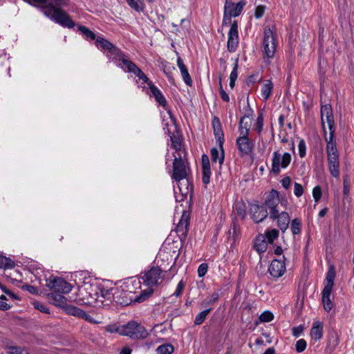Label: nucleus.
I'll list each match as a JSON object with an SVG mask.
<instances>
[{
	"label": "nucleus",
	"mask_w": 354,
	"mask_h": 354,
	"mask_svg": "<svg viewBox=\"0 0 354 354\" xmlns=\"http://www.w3.org/2000/svg\"><path fill=\"white\" fill-rule=\"evenodd\" d=\"M325 139L329 171L333 177L338 178L339 176V156L335 138L326 136Z\"/></svg>",
	"instance_id": "39448f33"
},
{
	"label": "nucleus",
	"mask_w": 354,
	"mask_h": 354,
	"mask_svg": "<svg viewBox=\"0 0 354 354\" xmlns=\"http://www.w3.org/2000/svg\"><path fill=\"white\" fill-rule=\"evenodd\" d=\"M218 298H219L218 292H215L212 295H211L209 297H207L202 302V306L206 307V306L212 305L218 301Z\"/></svg>",
	"instance_id": "e433bc0d"
},
{
	"label": "nucleus",
	"mask_w": 354,
	"mask_h": 354,
	"mask_svg": "<svg viewBox=\"0 0 354 354\" xmlns=\"http://www.w3.org/2000/svg\"><path fill=\"white\" fill-rule=\"evenodd\" d=\"M267 204L268 201H265L261 205L259 203H251L250 205L251 218L255 223H260L268 216V209L269 207Z\"/></svg>",
	"instance_id": "4468645a"
},
{
	"label": "nucleus",
	"mask_w": 354,
	"mask_h": 354,
	"mask_svg": "<svg viewBox=\"0 0 354 354\" xmlns=\"http://www.w3.org/2000/svg\"><path fill=\"white\" fill-rule=\"evenodd\" d=\"M202 165H203V182L207 185L209 183L211 176V168L209 157L203 154L202 156Z\"/></svg>",
	"instance_id": "4be33fe9"
},
{
	"label": "nucleus",
	"mask_w": 354,
	"mask_h": 354,
	"mask_svg": "<svg viewBox=\"0 0 354 354\" xmlns=\"http://www.w3.org/2000/svg\"><path fill=\"white\" fill-rule=\"evenodd\" d=\"M81 319L88 322L91 324H99L100 322L96 321L94 318H93L91 315L87 314L85 311H84V315H82V317Z\"/></svg>",
	"instance_id": "3c124183"
},
{
	"label": "nucleus",
	"mask_w": 354,
	"mask_h": 354,
	"mask_svg": "<svg viewBox=\"0 0 354 354\" xmlns=\"http://www.w3.org/2000/svg\"><path fill=\"white\" fill-rule=\"evenodd\" d=\"M245 5V1H240L237 3H234L232 2V0H225V15H229L230 17L239 16L242 12Z\"/></svg>",
	"instance_id": "dca6fc26"
},
{
	"label": "nucleus",
	"mask_w": 354,
	"mask_h": 354,
	"mask_svg": "<svg viewBox=\"0 0 354 354\" xmlns=\"http://www.w3.org/2000/svg\"><path fill=\"white\" fill-rule=\"evenodd\" d=\"M219 93H220L221 97L222 98V100L223 101L227 102L230 101V97H229L228 94L224 91V89L222 86L221 79H220V82H219Z\"/></svg>",
	"instance_id": "09e8293b"
},
{
	"label": "nucleus",
	"mask_w": 354,
	"mask_h": 354,
	"mask_svg": "<svg viewBox=\"0 0 354 354\" xmlns=\"http://www.w3.org/2000/svg\"><path fill=\"white\" fill-rule=\"evenodd\" d=\"M33 305H34V307L36 309L39 310L41 313H46V314H49L50 313L49 308L46 305H44V304H42V303H41L39 301H35L33 303Z\"/></svg>",
	"instance_id": "37998d69"
},
{
	"label": "nucleus",
	"mask_w": 354,
	"mask_h": 354,
	"mask_svg": "<svg viewBox=\"0 0 354 354\" xmlns=\"http://www.w3.org/2000/svg\"><path fill=\"white\" fill-rule=\"evenodd\" d=\"M15 266V262L11 259L0 255V268H13Z\"/></svg>",
	"instance_id": "7c9ffc66"
},
{
	"label": "nucleus",
	"mask_w": 354,
	"mask_h": 354,
	"mask_svg": "<svg viewBox=\"0 0 354 354\" xmlns=\"http://www.w3.org/2000/svg\"><path fill=\"white\" fill-rule=\"evenodd\" d=\"M310 336L315 341H319L323 336V325L320 322H315L310 330Z\"/></svg>",
	"instance_id": "393cba45"
},
{
	"label": "nucleus",
	"mask_w": 354,
	"mask_h": 354,
	"mask_svg": "<svg viewBox=\"0 0 354 354\" xmlns=\"http://www.w3.org/2000/svg\"><path fill=\"white\" fill-rule=\"evenodd\" d=\"M263 127V114L260 113L258 115L257 119V129L259 133H260L262 131Z\"/></svg>",
	"instance_id": "8fccbe9b"
},
{
	"label": "nucleus",
	"mask_w": 354,
	"mask_h": 354,
	"mask_svg": "<svg viewBox=\"0 0 354 354\" xmlns=\"http://www.w3.org/2000/svg\"><path fill=\"white\" fill-rule=\"evenodd\" d=\"M237 77H238V64H237V61H236L234 64V66L230 73V80L236 81L237 79Z\"/></svg>",
	"instance_id": "5fc2aeb1"
},
{
	"label": "nucleus",
	"mask_w": 354,
	"mask_h": 354,
	"mask_svg": "<svg viewBox=\"0 0 354 354\" xmlns=\"http://www.w3.org/2000/svg\"><path fill=\"white\" fill-rule=\"evenodd\" d=\"M313 196L314 199H320L322 196V189L319 186H316L313 188Z\"/></svg>",
	"instance_id": "864d4df0"
},
{
	"label": "nucleus",
	"mask_w": 354,
	"mask_h": 354,
	"mask_svg": "<svg viewBox=\"0 0 354 354\" xmlns=\"http://www.w3.org/2000/svg\"><path fill=\"white\" fill-rule=\"evenodd\" d=\"M290 230L293 234H299L301 232V221L298 218L293 219L291 223Z\"/></svg>",
	"instance_id": "58836bf2"
},
{
	"label": "nucleus",
	"mask_w": 354,
	"mask_h": 354,
	"mask_svg": "<svg viewBox=\"0 0 354 354\" xmlns=\"http://www.w3.org/2000/svg\"><path fill=\"white\" fill-rule=\"evenodd\" d=\"M214 131L216 138L218 142V145H223L224 137L223 133L221 129V124L218 120L214 119L213 121Z\"/></svg>",
	"instance_id": "cd10ccee"
},
{
	"label": "nucleus",
	"mask_w": 354,
	"mask_h": 354,
	"mask_svg": "<svg viewBox=\"0 0 354 354\" xmlns=\"http://www.w3.org/2000/svg\"><path fill=\"white\" fill-rule=\"evenodd\" d=\"M283 259H285V257H283ZM268 271L270 275L275 279H278L283 276L286 272V265L284 259L272 260L269 266Z\"/></svg>",
	"instance_id": "f3484780"
},
{
	"label": "nucleus",
	"mask_w": 354,
	"mask_h": 354,
	"mask_svg": "<svg viewBox=\"0 0 354 354\" xmlns=\"http://www.w3.org/2000/svg\"><path fill=\"white\" fill-rule=\"evenodd\" d=\"M106 330L111 333H118L120 334V327L118 328L115 326H108Z\"/></svg>",
	"instance_id": "bf43d9fd"
},
{
	"label": "nucleus",
	"mask_w": 354,
	"mask_h": 354,
	"mask_svg": "<svg viewBox=\"0 0 354 354\" xmlns=\"http://www.w3.org/2000/svg\"><path fill=\"white\" fill-rule=\"evenodd\" d=\"M141 279L147 286H156L162 279V270L158 267L153 266L149 270L141 273Z\"/></svg>",
	"instance_id": "ddd939ff"
},
{
	"label": "nucleus",
	"mask_w": 354,
	"mask_h": 354,
	"mask_svg": "<svg viewBox=\"0 0 354 354\" xmlns=\"http://www.w3.org/2000/svg\"><path fill=\"white\" fill-rule=\"evenodd\" d=\"M306 143L303 139H301L298 144L299 154L301 158H304L306 156Z\"/></svg>",
	"instance_id": "a18cd8bd"
},
{
	"label": "nucleus",
	"mask_w": 354,
	"mask_h": 354,
	"mask_svg": "<svg viewBox=\"0 0 354 354\" xmlns=\"http://www.w3.org/2000/svg\"><path fill=\"white\" fill-rule=\"evenodd\" d=\"M259 320L261 322H270L273 320V314L268 310L263 312L259 316Z\"/></svg>",
	"instance_id": "a19ab883"
},
{
	"label": "nucleus",
	"mask_w": 354,
	"mask_h": 354,
	"mask_svg": "<svg viewBox=\"0 0 354 354\" xmlns=\"http://www.w3.org/2000/svg\"><path fill=\"white\" fill-rule=\"evenodd\" d=\"M47 298L52 304L56 306L64 308L67 305V299L63 295V293L50 292L47 294Z\"/></svg>",
	"instance_id": "6ab92c4d"
},
{
	"label": "nucleus",
	"mask_w": 354,
	"mask_h": 354,
	"mask_svg": "<svg viewBox=\"0 0 354 354\" xmlns=\"http://www.w3.org/2000/svg\"><path fill=\"white\" fill-rule=\"evenodd\" d=\"M207 269H208V266L207 263H201L200 264V266H198V275L199 277H204L207 272Z\"/></svg>",
	"instance_id": "49530a36"
},
{
	"label": "nucleus",
	"mask_w": 354,
	"mask_h": 354,
	"mask_svg": "<svg viewBox=\"0 0 354 354\" xmlns=\"http://www.w3.org/2000/svg\"><path fill=\"white\" fill-rule=\"evenodd\" d=\"M266 236V241L268 243H272L273 241L279 236V231L276 229H272L266 231L265 234H263Z\"/></svg>",
	"instance_id": "2f4dec72"
},
{
	"label": "nucleus",
	"mask_w": 354,
	"mask_h": 354,
	"mask_svg": "<svg viewBox=\"0 0 354 354\" xmlns=\"http://www.w3.org/2000/svg\"><path fill=\"white\" fill-rule=\"evenodd\" d=\"M291 183L290 177L287 176L281 180V185L285 189H288Z\"/></svg>",
	"instance_id": "4d7b16f0"
},
{
	"label": "nucleus",
	"mask_w": 354,
	"mask_h": 354,
	"mask_svg": "<svg viewBox=\"0 0 354 354\" xmlns=\"http://www.w3.org/2000/svg\"><path fill=\"white\" fill-rule=\"evenodd\" d=\"M8 350V354H30L26 348L19 346H9Z\"/></svg>",
	"instance_id": "4c0bfd02"
},
{
	"label": "nucleus",
	"mask_w": 354,
	"mask_h": 354,
	"mask_svg": "<svg viewBox=\"0 0 354 354\" xmlns=\"http://www.w3.org/2000/svg\"><path fill=\"white\" fill-rule=\"evenodd\" d=\"M97 48L102 51L110 62L120 68L126 73H137L141 78H145L143 72L132 62L120 48L101 37H97L95 41Z\"/></svg>",
	"instance_id": "f03ea898"
},
{
	"label": "nucleus",
	"mask_w": 354,
	"mask_h": 354,
	"mask_svg": "<svg viewBox=\"0 0 354 354\" xmlns=\"http://www.w3.org/2000/svg\"><path fill=\"white\" fill-rule=\"evenodd\" d=\"M10 308V305L3 301H0V310H7Z\"/></svg>",
	"instance_id": "052dcab7"
},
{
	"label": "nucleus",
	"mask_w": 354,
	"mask_h": 354,
	"mask_svg": "<svg viewBox=\"0 0 354 354\" xmlns=\"http://www.w3.org/2000/svg\"><path fill=\"white\" fill-rule=\"evenodd\" d=\"M321 117H322V124L324 130H325V124L326 123L328 124L329 129V136L328 137H334V133L335 131L334 127V118L332 107L330 104H325L322 106L321 107Z\"/></svg>",
	"instance_id": "f8f14e48"
},
{
	"label": "nucleus",
	"mask_w": 354,
	"mask_h": 354,
	"mask_svg": "<svg viewBox=\"0 0 354 354\" xmlns=\"http://www.w3.org/2000/svg\"><path fill=\"white\" fill-rule=\"evenodd\" d=\"M238 150L241 156L248 155L253 150L254 144L248 136L240 135L236 140Z\"/></svg>",
	"instance_id": "2eb2a0df"
},
{
	"label": "nucleus",
	"mask_w": 354,
	"mask_h": 354,
	"mask_svg": "<svg viewBox=\"0 0 354 354\" xmlns=\"http://www.w3.org/2000/svg\"><path fill=\"white\" fill-rule=\"evenodd\" d=\"M283 252V250L281 247L278 246L276 248V249L274 250V253L277 255H280Z\"/></svg>",
	"instance_id": "338daca9"
},
{
	"label": "nucleus",
	"mask_w": 354,
	"mask_h": 354,
	"mask_svg": "<svg viewBox=\"0 0 354 354\" xmlns=\"http://www.w3.org/2000/svg\"><path fill=\"white\" fill-rule=\"evenodd\" d=\"M64 309L68 315H73L77 318H81L82 315H84V310L73 305H66Z\"/></svg>",
	"instance_id": "c756f323"
},
{
	"label": "nucleus",
	"mask_w": 354,
	"mask_h": 354,
	"mask_svg": "<svg viewBox=\"0 0 354 354\" xmlns=\"http://www.w3.org/2000/svg\"><path fill=\"white\" fill-rule=\"evenodd\" d=\"M120 335L128 336L133 339H145L148 333L145 328L135 321H130L120 327Z\"/></svg>",
	"instance_id": "6e6552de"
},
{
	"label": "nucleus",
	"mask_w": 354,
	"mask_h": 354,
	"mask_svg": "<svg viewBox=\"0 0 354 354\" xmlns=\"http://www.w3.org/2000/svg\"><path fill=\"white\" fill-rule=\"evenodd\" d=\"M255 344L257 345H263L264 344V342H263V340L261 338H257L255 340Z\"/></svg>",
	"instance_id": "774afa93"
},
{
	"label": "nucleus",
	"mask_w": 354,
	"mask_h": 354,
	"mask_svg": "<svg viewBox=\"0 0 354 354\" xmlns=\"http://www.w3.org/2000/svg\"><path fill=\"white\" fill-rule=\"evenodd\" d=\"M328 212V208L327 207H325V208H323L322 209H321L319 212V217H324L326 213Z\"/></svg>",
	"instance_id": "0e129e2a"
},
{
	"label": "nucleus",
	"mask_w": 354,
	"mask_h": 354,
	"mask_svg": "<svg viewBox=\"0 0 354 354\" xmlns=\"http://www.w3.org/2000/svg\"><path fill=\"white\" fill-rule=\"evenodd\" d=\"M296 351L298 353L304 351L306 348V342L304 339H299L295 344Z\"/></svg>",
	"instance_id": "c03bdc74"
},
{
	"label": "nucleus",
	"mask_w": 354,
	"mask_h": 354,
	"mask_svg": "<svg viewBox=\"0 0 354 354\" xmlns=\"http://www.w3.org/2000/svg\"><path fill=\"white\" fill-rule=\"evenodd\" d=\"M129 6L133 10L140 12L144 9V3L142 0H127Z\"/></svg>",
	"instance_id": "72a5a7b5"
},
{
	"label": "nucleus",
	"mask_w": 354,
	"mask_h": 354,
	"mask_svg": "<svg viewBox=\"0 0 354 354\" xmlns=\"http://www.w3.org/2000/svg\"><path fill=\"white\" fill-rule=\"evenodd\" d=\"M153 293L152 290H148L143 291L140 295L135 299V301L136 302H142L144 301L147 298L149 297Z\"/></svg>",
	"instance_id": "79ce46f5"
},
{
	"label": "nucleus",
	"mask_w": 354,
	"mask_h": 354,
	"mask_svg": "<svg viewBox=\"0 0 354 354\" xmlns=\"http://www.w3.org/2000/svg\"><path fill=\"white\" fill-rule=\"evenodd\" d=\"M275 350L274 348H268L263 354H274Z\"/></svg>",
	"instance_id": "69168bd1"
},
{
	"label": "nucleus",
	"mask_w": 354,
	"mask_h": 354,
	"mask_svg": "<svg viewBox=\"0 0 354 354\" xmlns=\"http://www.w3.org/2000/svg\"><path fill=\"white\" fill-rule=\"evenodd\" d=\"M170 140L171 142L170 147L175 151L171 176L176 182V184L174 185L176 198L181 197L180 199H187L188 198L191 199L192 192L187 179L189 167L186 161V153L182 149L181 140L178 136L173 133L170 136Z\"/></svg>",
	"instance_id": "f257e3e1"
},
{
	"label": "nucleus",
	"mask_w": 354,
	"mask_h": 354,
	"mask_svg": "<svg viewBox=\"0 0 354 354\" xmlns=\"http://www.w3.org/2000/svg\"><path fill=\"white\" fill-rule=\"evenodd\" d=\"M181 204L176 207V214H180V218L176 225V232L181 241L185 240L187 237L190 219L189 207L192 201H179Z\"/></svg>",
	"instance_id": "20e7f679"
},
{
	"label": "nucleus",
	"mask_w": 354,
	"mask_h": 354,
	"mask_svg": "<svg viewBox=\"0 0 354 354\" xmlns=\"http://www.w3.org/2000/svg\"><path fill=\"white\" fill-rule=\"evenodd\" d=\"M46 286L51 292L68 294L72 290V285L62 278H50L46 281Z\"/></svg>",
	"instance_id": "9b49d317"
},
{
	"label": "nucleus",
	"mask_w": 354,
	"mask_h": 354,
	"mask_svg": "<svg viewBox=\"0 0 354 354\" xmlns=\"http://www.w3.org/2000/svg\"><path fill=\"white\" fill-rule=\"evenodd\" d=\"M239 44L238 26L236 21L231 25L228 32L227 49L230 52H234Z\"/></svg>",
	"instance_id": "a211bd4d"
},
{
	"label": "nucleus",
	"mask_w": 354,
	"mask_h": 354,
	"mask_svg": "<svg viewBox=\"0 0 354 354\" xmlns=\"http://www.w3.org/2000/svg\"><path fill=\"white\" fill-rule=\"evenodd\" d=\"M304 192V189L301 185L299 183H295L294 185V194L296 197L299 198L301 196Z\"/></svg>",
	"instance_id": "de8ad7c7"
},
{
	"label": "nucleus",
	"mask_w": 354,
	"mask_h": 354,
	"mask_svg": "<svg viewBox=\"0 0 354 354\" xmlns=\"http://www.w3.org/2000/svg\"><path fill=\"white\" fill-rule=\"evenodd\" d=\"M234 207L236 208L237 211V214L243 217L245 214V205L243 203V201H236L235 204L234 205Z\"/></svg>",
	"instance_id": "ea45409f"
},
{
	"label": "nucleus",
	"mask_w": 354,
	"mask_h": 354,
	"mask_svg": "<svg viewBox=\"0 0 354 354\" xmlns=\"http://www.w3.org/2000/svg\"><path fill=\"white\" fill-rule=\"evenodd\" d=\"M68 0H55V4L57 6H62L66 4Z\"/></svg>",
	"instance_id": "680f3d73"
},
{
	"label": "nucleus",
	"mask_w": 354,
	"mask_h": 354,
	"mask_svg": "<svg viewBox=\"0 0 354 354\" xmlns=\"http://www.w3.org/2000/svg\"><path fill=\"white\" fill-rule=\"evenodd\" d=\"M177 65L180 71V73L185 83L188 86H191L192 83V78L189 74L186 66L184 64L180 57H178L177 59Z\"/></svg>",
	"instance_id": "b1692460"
},
{
	"label": "nucleus",
	"mask_w": 354,
	"mask_h": 354,
	"mask_svg": "<svg viewBox=\"0 0 354 354\" xmlns=\"http://www.w3.org/2000/svg\"><path fill=\"white\" fill-rule=\"evenodd\" d=\"M276 32L269 27L264 28L263 39V57L265 62H269L273 58L277 49Z\"/></svg>",
	"instance_id": "423d86ee"
},
{
	"label": "nucleus",
	"mask_w": 354,
	"mask_h": 354,
	"mask_svg": "<svg viewBox=\"0 0 354 354\" xmlns=\"http://www.w3.org/2000/svg\"><path fill=\"white\" fill-rule=\"evenodd\" d=\"M273 89V84L271 80H266L262 86L261 94L264 100L270 97L272 91Z\"/></svg>",
	"instance_id": "c85d7f7f"
},
{
	"label": "nucleus",
	"mask_w": 354,
	"mask_h": 354,
	"mask_svg": "<svg viewBox=\"0 0 354 354\" xmlns=\"http://www.w3.org/2000/svg\"><path fill=\"white\" fill-rule=\"evenodd\" d=\"M174 346L170 344H162L159 346L156 352L157 354H171L174 352Z\"/></svg>",
	"instance_id": "473e14b6"
},
{
	"label": "nucleus",
	"mask_w": 354,
	"mask_h": 354,
	"mask_svg": "<svg viewBox=\"0 0 354 354\" xmlns=\"http://www.w3.org/2000/svg\"><path fill=\"white\" fill-rule=\"evenodd\" d=\"M46 15L56 23L64 27L71 28L75 26V23L69 15L62 10L55 8L52 3H50L48 6V10L46 11Z\"/></svg>",
	"instance_id": "1a4fd4ad"
},
{
	"label": "nucleus",
	"mask_w": 354,
	"mask_h": 354,
	"mask_svg": "<svg viewBox=\"0 0 354 354\" xmlns=\"http://www.w3.org/2000/svg\"><path fill=\"white\" fill-rule=\"evenodd\" d=\"M251 127V120L248 116H243L241 118L239 127V132L240 135L248 136L250 129Z\"/></svg>",
	"instance_id": "a878e982"
},
{
	"label": "nucleus",
	"mask_w": 354,
	"mask_h": 354,
	"mask_svg": "<svg viewBox=\"0 0 354 354\" xmlns=\"http://www.w3.org/2000/svg\"><path fill=\"white\" fill-rule=\"evenodd\" d=\"M78 29L82 33V35L85 37V38L86 39H91V40L95 39L96 40L97 37L95 36V33L93 31H91V30H89L88 28H87L86 27L83 26H79Z\"/></svg>",
	"instance_id": "f704fd0d"
},
{
	"label": "nucleus",
	"mask_w": 354,
	"mask_h": 354,
	"mask_svg": "<svg viewBox=\"0 0 354 354\" xmlns=\"http://www.w3.org/2000/svg\"><path fill=\"white\" fill-rule=\"evenodd\" d=\"M218 148H212L211 149V159L212 162H218L219 167H221L224 162L225 153L223 147V145H218Z\"/></svg>",
	"instance_id": "aec40b11"
},
{
	"label": "nucleus",
	"mask_w": 354,
	"mask_h": 354,
	"mask_svg": "<svg viewBox=\"0 0 354 354\" xmlns=\"http://www.w3.org/2000/svg\"><path fill=\"white\" fill-rule=\"evenodd\" d=\"M184 286H185L184 283L182 281H180L178 283L175 292H174L173 295H174L176 297H179L183 292Z\"/></svg>",
	"instance_id": "603ef678"
},
{
	"label": "nucleus",
	"mask_w": 354,
	"mask_h": 354,
	"mask_svg": "<svg viewBox=\"0 0 354 354\" xmlns=\"http://www.w3.org/2000/svg\"><path fill=\"white\" fill-rule=\"evenodd\" d=\"M287 201H268L267 205L270 209V217L277 220L278 227L284 232L288 227L290 216L285 211Z\"/></svg>",
	"instance_id": "7ed1b4c3"
},
{
	"label": "nucleus",
	"mask_w": 354,
	"mask_h": 354,
	"mask_svg": "<svg viewBox=\"0 0 354 354\" xmlns=\"http://www.w3.org/2000/svg\"><path fill=\"white\" fill-rule=\"evenodd\" d=\"M265 12V7L263 6H257L255 9L254 16L257 19L261 18Z\"/></svg>",
	"instance_id": "6e6d98bb"
},
{
	"label": "nucleus",
	"mask_w": 354,
	"mask_h": 354,
	"mask_svg": "<svg viewBox=\"0 0 354 354\" xmlns=\"http://www.w3.org/2000/svg\"><path fill=\"white\" fill-rule=\"evenodd\" d=\"M332 290H333L331 289L324 288L322 292L324 308L328 313H329L333 308V304L330 299Z\"/></svg>",
	"instance_id": "5701e85b"
},
{
	"label": "nucleus",
	"mask_w": 354,
	"mask_h": 354,
	"mask_svg": "<svg viewBox=\"0 0 354 354\" xmlns=\"http://www.w3.org/2000/svg\"><path fill=\"white\" fill-rule=\"evenodd\" d=\"M292 160L291 155L288 152L280 153L275 151L272 153L271 171L277 175L281 169H286L290 164Z\"/></svg>",
	"instance_id": "9d476101"
},
{
	"label": "nucleus",
	"mask_w": 354,
	"mask_h": 354,
	"mask_svg": "<svg viewBox=\"0 0 354 354\" xmlns=\"http://www.w3.org/2000/svg\"><path fill=\"white\" fill-rule=\"evenodd\" d=\"M131 350L127 347L123 348L122 350L120 353V354H131Z\"/></svg>",
	"instance_id": "e2e57ef3"
},
{
	"label": "nucleus",
	"mask_w": 354,
	"mask_h": 354,
	"mask_svg": "<svg viewBox=\"0 0 354 354\" xmlns=\"http://www.w3.org/2000/svg\"><path fill=\"white\" fill-rule=\"evenodd\" d=\"M335 278V270L333 266H330L326 277V284L324 289L333 290L334 286V280Z\"/></svg>",
	"instance_id": "bb28decb"
},
{
	"label": "nucleus",
	"mask_w": 354,
	"mask_h": 354,
	"mask_svg": "<svg viewBox=\"0 0 354 354\" xmlns=\"http://www.w3.org/2000/svg\"><path fill=\"white\" fill-rule=\"evenodd\" d=\"M133 74L136 77H138V83L140 84V86L142 87L143 89L146 88V86L143 84H146L148 86L151 94L156 99V101L159 104V105L162 106L167 111V113L169 116V118L170 119V122L174 124V119L171 113L170 110L167 106V101L161 91L152 84V82L149 80V78L146 76V75L144 73L143 75L145 77V78L143 79L141 78V77L139 75H137V73Z\"/></svg>",
	"instance_id": "0eeeda50"
},
{
	"label": "nucleus",
	"mask_w": 354,
	"mask_h": 354,
	"mask_svg": "<svg viewBox=\"0 0 354 354\" xmlns=\"http://www.w3.org/2000/svg\"><path fill=\"white\" fill-rule=\"evenodd\" d=\"M253 248L259 253L265 252L268 248L266 236L263 234H259L254 240Z\"/></svg>",
	"instance_id": "412c9836"
},
{
	"label": "nucleus",
	"mask_w": 354,
	"mask_h": 354,
	"mask_svg": "<svg viewBox=\"0 0 354 354\" xmlns=\"http://www.w3.org/2000/svg\"><path fill=\"white\" fill-rule=\"evenodd\" d=\"M211 310H212V308H209V309H206L205 310L200 312L195 317L194 324H196V325L201 324L205 321V319H206V317L210 313Z\"/></svg>",
	"instance_id": "c9c22d12"
},
{
	"label": "nucleus",
	"mask_w": 354,
	"mask_h": 354,
	"mask_svg": "<svg viewBox=\"0 0 354 354\" xmlns=\"http://www.w3.org/2000/svg\"><path fill=\"white\" fill-rule=\"evenodd\" d=\"M303 330V327L301 326H299L297 327H294L292 328V335L295 337H298L300 335Z\"/></svg>",
	"instance_id": "13d9d810"
}]
</instances>
